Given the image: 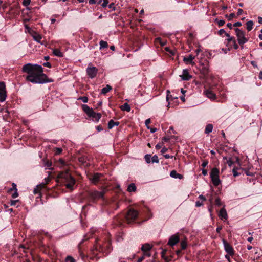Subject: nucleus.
Wrapping results in <instances>:
<instances>
[{"mask_svg": "<svg viewBox=\"0 0 262 262\" xmlns=\"http://www.w3.org/2000/svg\"><path fill=\"white\" fill-rule=\"evenodd\" d=\"M112 89L110 85H107L106 87L103 88L101 90V94H106Z\"/></svg>", "mask_w": 262, "mask_h": 262, "instance_id": "27", "label": "nucleus"}, {"mask_svg": "<svg viewBox=\"0 0 262 262\" xmlns=\"http://www.w3.org/2000/svg\"><path fill=\"white\" fill-rule=\"evenodd\" d=\"M226 31L224 29H221L219 31V34L220 35H223V34H225Z\"/></svg>", "mask_w": 262, "mask_h": 262, "instance_id": "50", "label": "nucleus"}, {"mask_svg": "<svg viewBox=\"0 0 262 262\" xmlns=\"http://www.w3.org/2000/svg\"><path fill=\"white\" fill-rule=\"evenodd\" d=\"M120 108L122 111H126L127 112H129L130 111V107L127 103H125L123 105H122Z\"/></svg>", "mask_w": 262, "mask_h": 262, "instance_id": "25", "label": "nucleus"}, {"mask_svg": "<svg viewBox=\"0 0 262 262\" xmlns=\"http://www.w3.org/2000/svg\"><path fill=\"white\" fill-rule=\"evenodd\" d=\"M7 97L6 85L4 82H0V101H4Z\"/></svg>", "mask_w": 262, "mask_h": 262, "instance_id": "7", "label": "nucleus"}, {"mask_svg": "<svg viewBox=\"0 0 262 262\" xmlns=\"http://www.w3.org/2000/svg\"><path fill=\"white\" fill-rule=\"evenodd\" d=\"M98 0H89V4H95L97 2Z\"/></svg>", "mask_w": 262, "mask_h": 262, "instance_id": "60", "label": "nucleus"}, {"mask_svg": "<svg viewBox=\"0 0 262 262\" xmlns=\"http://www.w3.org/2000/svg\"><path fill=\"white\" fill-rule=\"evenodd\" d=\"M225 35L227 37H228L227 40L229 42L233 41V39H235L234 37L230 36V35L227 33H225Z\"/></svg>", "mask_w": 262, "mask_h": 262, "instance_id": "35", "label": "nucleus"}, {"mask_svg": "<svg viewBox=\"0 0 262 262\" xmlns=\"http://www.w3.org/2000/svg\"><path fill=\"white\" fill-rule=\"evenodd\" d=\"M208 164V162L207 161H204L202 163V166L203 167H205Z\"/></svg>", "mask_w": 262, "mask_h": 262, "instance_id": "56", "label": "nucleus"}, {"mask_svg": "<svg viewBox=\"0 0 262 262\" xmlns=\"http://www.w3.org/2000/svg\"><path fill=\"white\" fill-rule=\"evenodd\" d=\"M108 47V44L106 41L101 40L100 41V49L106 48Z\"/></svg>", "mask_w": 262, "mask_h": 262, "instance_id": "29", "label": "nucleus"}, {"mask_svg": "<svg viewBox=\"0 0 262 262\" xmlns=\"http://www.w3.org/2000/svg\"><path fill=\"white\" fill-rule=\"evenodd\" d=\"M24 27H25V28L27 30V31L28 32H30V31L31 30V28L27 24H25Z\"/></svg>", "mask_w": 262, "mask_h": 262, "instance_id": "55", "label": "nucleus"}, {"mask_svg": "<svg viewBox=\"0 0 262 262\" xmlns=\"http://www.w3.org/2000/svg\"><path fill=\"white\" fill-rule=\"evenodd\" d=\"M151 248L152 246L147 243L142 245L141 250L143 252L148 251L151 249Z\"/></svg>", "mask_w": 262, "mask_h": 262, "instance_id": "20", "label": "nucleus"}, {"mask_svg": "<svg viewBox=\"0 0 262 262\" xmlns=\"http://www.w3.org/2000/svg\"><path fill=\"white\" fill-rule=\"evenodd\" d=\"M179 242V237L178 235L174 234L171 236L169 239L168 245L173 246Z\"/></svg>", "mask_w": 262, "mask_h": 262, "instance_id": "10", "label": "nucleus"}, {"mask_svg": "<svg viewBox=\"0 0 262 262\" xmlns=\"http://www.w3.org/2000/svg\"><path fill=\"white\" fill-rule=\"evenodd\" d=\"M181 245L182 249H185L187 246V243L185 240L181 242Z\"/></svg>", "mask_w": 262, "mask_h": 262, "instance_id": "36", "label": "nucleus"}, {"mask_svg": "<svg viewBox=\"0 0 262 262\" xmlns=\"http://www.w3.org/2000/svg\"><path fill=\"white\" fill-rule=\"evenodd\" d=\"M170 177L175 179H181L183 178V176L177 172L176 170H172L170 173Z\"/></svg>", "mask_w": 262, "mask_h": 262, "instance_id": "19", "label": "nucleus"}, {"mask_svg": "<svg viewBox=\"0 0 262 262\" xmlns=\"http://www.w3.org/2000/svg\"><path fill=\"white\" fill-rule=\"evenodd\" d=\"M96 129L98 132L102 131L103 129L102 126H101L100 125L97 126L96 127Z\"/></svg>", "mask_w": 262, "mask_h": 262, "instance_id": "59", "label": "nucleus"}, {"mask_svg": "<svg viewBox=\"0 0 262 262\" xmlns=\"http://www.w3.org/2000/svg\"><path fill=\"white\" fill-rule=\"evenodd\" d=\"M114 126V121L113 120H111L108 123V128L112 129Z\"/></svg>", "mask_w": 262, "mask_h": 262, "instance_id": "34", "label": "nucleus"}, {"mask_svg": "<svg viewBox=\"0 0 262 262\" xmlns=\"http://www.w3.org/2000/svg\"><path fill=\"white\" fill-rule=\"evenodd\" d=\"M62 150L60 148H56V154L59 155L61 153Z\"/></svg>", "mask_w": 262, "mask_h": 262, "instance_id": "47", "label": "nucleus"}, {"mask_svg": "<svg viewBox=\"0 0 262 262\" xmlns=\"http://www.w3.org/2000/svg\"><path fill=\"white\" fill-rule=\"evenodd\" d=\"M232 42L233 43L234 48L235 49H237L239 47H238V45L236 43V41L235 39H233V41Z\"/></svg>", "mask_w": 262, "mask_h": 262, "instance_id": "46", "label": "nucleus"}, {"mask_svg": "<svg viewBox=\"0 0 262 262\" xmlns=\"http://www.w3.org/2000/svg\"><path fill=\"white\" fill-rule=\"evenodd\" d=\"M144 252L143 256L144 257H150L151 256V254L149 252V251H145V252Z\"/></svg>", "mask_w": 262, "mask_h": 262, "instance_id": "42", "label": "nucleus"}, {"mask_svg": "<svg viewBox=\"0 0 262 262\" xmlns=\"http://www.w3.org/2000/svg\"><path fill=\"white\" fill-rule=\"evenodd\" d=\"M225 21L224 20H220L218 21V25L219 26H223L225 24Z\"/></svg>", "mask_w": 262, "mask_h": 262, "instance_id": "48", "label": "nucleus"}, {"mask_svg": "<svg viewBox=\"0 0 262 262\" xmlns=\"http://www.w3.org/2000/svg\"><path fill=\"white\" fill-rule=\"evenodd\" d=\"M235 31L239 45H243L248 41V39L245 37V33L244 31L238 28H235Z\"/></svg>", "mask_w": 262, "mask_h": 262, "instance_id": "4", "label": "nucleus"}, {"mask_svg": "<svg viewBox=\"0 0 262 262\" xmlns=\"http://www.w3.org/2000/svg\"><path fill=\"white\" fill-rule=\"evenodd\" d=\"M42 162H43V166L46 167L45 168L46 169H53V168H52V163L51 161L48 160L43 159L42 160Z\"/></svg>", "mask_w": 262, "mask_h": 262, "instance_id": "17", "label": "nucleus"}, {"mask_svg": "<svg viewBox=\"0 0 262 262\" xmlns=\"http://www.w3.org/2000/svg\"><path fill=\"white\" fill-rule=\"evenodd\" d=\"M53 54L57 57H62L63 56V53L58 49H54L53 50Z\"/></svg>", "mask_w": 262, "mask_h": 262, "instance_id": "21", "label": "nucleus"}, {"mask_svg": "<svg viewBox=\"0 0 262 262\" xmlns=\"http://www.w3.org/2000/svg\"><path fill=\"white\" fill-rule=\"evenodd\" d=\"M194 58H195V56L190 54V55H189L187 57H184L183 58V60H184V61H185L187 63H191L193 65V64H194V62L193 61V60Z\"/></svg>", "mask_w": 262, "mask_h": 262, "instance_id": "14", "label": "nucleus"}, {"mask_svg": "<svg viewBox=\"0 0 262 262\" xmlns=\"http://www.w3.org/2000/svg\"><path fill=\"white\" fill-rule=\"evenodd\" d=\"M102 176V174L99 173H96L93 175L92 177L90 178V180L94 184L97 183L100 180L101 177Z\"/></svg>", "mask_w": 262, "mask_h": 262, "instance_id": "11", "label": "nucleus"}, {"mask_svg": "<svg viewBox=\"0 0 262 262\" xmlns=\"http://www.w3.org/2000/svg\"><path fill=\"white\" fill-rule=\"evenodd\" d=\"M79 161L83 164L86 162L85 158L82 157L79 158Z\"/></svg>", "mask_w": 262, "mask_h": 262, "instance_id": "49", "label": "nucleus"}, {"mask_svg": "<svg viewBox=\"0 0 262 262\" xmlns=\"http://www.w3.org/2000/svg\"><path fill=\"white\" fill-rule=\"evenodd\" d=\"M65 262H76L75 260L71 256H68L66 257Z\"/></svg>", "mask_w": 262, "mask_h": 262, "instance_id": "33", "label": "nucleus"}, {"mask_svg": "<svg viewBox=\"0 0 262 262\" xmlns=\"http://www.w3.org/2000/svg\"><path fill=\"white\" fill-rule=\"evenodd\" d=\"M31 0H23V6L27 7L30 5Z\"/></svg>", "mask_w": 262, "mask_h": 262, "instance_id": "38", "label": "nucleus"}, {"mask_svg": "<svg viewBox=\"0 0 262 262\" xmlns=\"http://www.w3.org/2000/svg\"><path fill=\"white\" fill-rule=\"evenodd\" d=\"M33 38L34 40L37 41V42H40L41 36L39 34L35 33V34L33 35Z\"/></svg>", "mask_w": 262, "mask_h": 262, "instance_id": "28", "label": "nucleus"}, {"mask_svg": "<svg viewBox=\"0 0 262 262\" xmlns=\"http://www.w3.org/2000/svg\"><path fill=\"white\" fill-rule=\"evenodd\" d=\"M219 216L221 219H225L227 220L228 218V215L226 210L224 208H223L221 209L219 213Z\"/></svg>", "mask_w": 262, "mask_h": 262, "instance_id": "15", "label": "nucleus"}, {"mask_svg": "<svg viewBox=\"0 0 262 262\" xmlns=\"http://www.w3.org/2000/svg\"><path fill=\"white\" fill-rule=\"evenodd\" d=\"M23 72L28 75L26 76V80L33 83L42 84L52 80H49L47 76L43 74V68L41 66L27 63L23 67Z\"/></svg>", "mask_w": 262, "mask_h": 262, "instance_id": "1", "label": "nucleus"}, {"mask_svg": "<svg viewBox=\"0 0 262 262\" xmlns=\"http://www.w3.org/2000/svg\"><path fill=\"white\" fill-rule=\"evenodd\" d=\"M151 162L152 163H159V159L157 155H154L153 157H151Z\"/></svg>", "mask_w": 262, "mask_h": 262, "instance_id": "32", "label": "nucleus"}, {"mask_svg": "<svg viewBox=\"0 0 262 262\" xmlns=\"http://www.w3.org/2000/svg\"><path fill=\"white\" fill-rule=\"evenodd\" d=\"M204 94L206 96L211 100H214L216 99L215 94L211 91L206 90L204 92Z\"/></svg>", "mask_w": 262, "mask_h": 262, "instance_id": "12", "label": "nucleus"}, {"mask_svg": "<svg viewBox=\"0 0 262 262\" xmlns=\"http://www.w3.org/2000/svg\"><path fill=\"white\" fill-rule=\"evenodd\" d=\"M86 73L89 77L93 78L96 76L98 69L95 67L92 66V64L90 63L86 69Z\"/></svg>", "mask_w": 262, "mask_h": 262, "instance_id": "6", "label": "nucleus"}, {"mask_svg": "<svg viewBox=\"0 0 262 262\" xmlns=\"http://www.w3.org/2000/svg\"><path fill=\"white\" fill-rule=\"evenodd\" d=\"M219 170L216 168H213L211 169L210 173V177L212 182L215 186H218L221 183V180L219 178Z\"/></svg>", "mask_w": 262, "mask_h": 262, "instance_id": "3", "label": "nucleus"}, {"mask_svg": "<svg viewBox=\"0 0 262 262\" xmlns=\"http://www.w3.org/2000/svg\"><path fill=\"white\" fill-rule=\"evenodd\" d=\"M213 129V125L211 124H208L206 125L205 133L208 134L211 132H212Z\"/></svg>", "mask_w": 262, "mask_h": 262, "instance_id": "22", "label": "nucleus"}, {"mask_svg": "<svg viewBox=\"0 0 262 262\" xmlns=\"http://www.w3.org/2000/svg\"><path fill=\"white\" fill-rule=\"evenodd\" d=\"M63 182L66 183V187L70 190L73 189V186L75 183V180L73 177L69 173L68 171L61 172L58 176Z\"/></svg>", "mask_w": 262, "mask_h": 262, "instance_id": "2", "label": "nucleus"}, {"mask_svg": "<svg viewBox=\"0 0 262 262\" xmlns=\"http://www.w3.org/2000/svg\"><path fill=\"white\" fill-rule=\"evenodd\" d=\"M202 205H203L202 202H200V201H196L195 202V206L196 207H199L201 206Z\"/></svg>", "mask_w": 262, "mask_h": 262, "instance_id": "52", "label": "nucleus"}, {"mask_svg": "<svg viewBox=\"0 0 262 262\" xmlns=\"http://www.w3.org/2000/svg\"><path fill=\"white\" fill-rule=\"evenodd\" d=\"M215 204L219 206H221L222 205V203H221V200L219 198H216L215 200Z\"/></svg>", "mask_w": 262, "mask_h": 262, "instance_id": "41", "label": "nucleus"}, {"mask_svg": "<svg viewBox=\"0 0 262 262\" xmlns=\"http://www.w3.org/2000/svg\"><path fill=\"white\" fill-rule=\"evenodd\" d=\"M165 50H166L167 51L169 52V53H170L171 55H174V52L172 51H170L168 48L166 47V48H165Z\"/></svg>", "mask_w": 262, "mask_h": 262, "instance_id": "62", "label": "nucleus"}, {"mask_svg": "<svg viewBox=\"0 0 262 262\" xmlns=\"http://www.w3.org/2000/svg\"><path fill=\"white\" fill-rule=\"evenodd\" d=\"M108 4V0H103V3L102 4V6L103 7H105Z\"/></svg>", "mask_w": 262, "mask_h": 262, "instance_id": "44", "label": "nucleus"}, {"mask_svg": "<svg viewBox=\"0 0 262 262\" xmlns=\"http://www.w3.org/2000/svg\"><path fill=\"white\" fill-rule=\"evenodd\" d=\"M232 171H233V176L234 177H237V176H238V173L237 172L235 168H234Z\"/></svg>", "mask_w": 262, "mask_h": 262, "instance_id": "57", "label": "nucleus"}, {"mask_svg": "<svg viewBox=\"0 0 262 262\" xmlns=\"http://www.w3.org/2000/svg\"><path fill=\"white\" fill-rule=\"evenodd\" d=\"M83 111L88 115V116H90L92 115V113L94 111L92 108H91L87 105H82V106Z\"/></svg>", "mask_w": 262, "mask_h": 262, "instance_id": "16", "label": "nucleus"}, {"mask_svg": "<svg viewBox=\"0 0 262 262\" xmlns=\"http://www.w3.org/2000/svg\"><path fill=\"white\" fill-rule=\"evenodd\" d=\"M18 195V194L17 192V191H15V192L12 194V197L13 198H17Z\"/></svg>", "mask_w": 262, "mask_h": 262, "instance_id": "64", "label": "nucleus"}, {"mask_svg": "<svg viewBox=\"0 0 262 262\" xmlns=\"http://www.w3.org/2000/svg\"><path fill=\"white\" fill-rule=\"evenodd\" d=\"M79 99L81 100L84 103H86L88 101V98L86 97H81L79 98Z\"/></svg>", "mask_w": 262, "mask_h": 262, "instance_id": "40", "label": "nucleus"}, {"mask_svg": "<svg viewBox=\"0 0 262 262\" xmlns=\"http://www.w3.org/2000/svg\"><path fill=\"white\" fill-rule=\"evenodd\" d=\"M150 122H151L150 119H148L146 120V121H145V125L147 126L148 129L150 128V127L148 126V125L150 123Z\"/></svg>", "mask_w": 262, "mask_h": 262, "instance_id": "43", "label": "nucleus"}, {"mask_svg": "<svg viewBox=\"0 0 262 262\" xmlns=\"http://www.w3.org/2000/svg\"><path fill=\"white\" fill-rule=\"evenodd\" d=\"M223 243L226 252L230 255H234V251L233 247L225 239L223 240Z\"/></svg>", "mask_w": 262, "mask_h": 262, "instance_id": "8", "label": "nucleus"}, {"mask_svg": "<svg viewBox=\"0 0 262 262\" xmlns=\"http://www.w3.org/2000/svg\"><path fill=\"white\" fill-rule=\"evenodd\" d=\"M13 190L15 191H17L16 185L15 183L12 184V188H10L9 189V191H12Z\"/></svg>", "mask_w": 262, "mask_h": 262, "instance_id": "45", "label": "nucleus"}, {"mask_svg": "<svg viewBox=\"0 0 262 262\" xmlns=\"http://www.w3.org/2000/svg\"><path fill=\"white\" fill-rule=\"evenodd\" d=\"M253 22L249 20L246 23V29L248 31H250L253 28Z\"/></svg>", "mask_w": 262, "mask_h": 262, "instance_id": "24", "label": "nucleus"}, {"mask_svg": "<svg viewBox=\"0 0 262 262\" xmlns=\"http://www.w3.org/2000/svg\"><path fill=\"white\" fill-rule=\"evenodd\" d=\"M89 117L92 118L94 120L98 121L100 119L101 115L100 113H96L93 111L92 115L89 116Z\"/></svg>", "mask_w": 262, "mask_h": 262, "instance_id": "18", "label": "nucleus"}, {"mask_svg": "<svg viewBox=\"0 0 262 262\" xmlns=\"http://www.w3.org/2000/svg\"><path fill=\"white\" fill-rule=\"evenodd\" d=\"M235 16V14L232 13H231L229 16H228L227 15H226V17H228L229 20H231L233 17H234Z\"/></svg>", "mask_w": 262, "mask_h": 262, "instance_id": "39", "label": "nucleus"}, {"mask_svg": "<svg viewBox=\"0 0 262 262\" xmlns=\"http://www.w3.org/2000/svg\"><path fill=\"white\" fill-rule=\"evenodd\" d=\"M145 160L147 163H150L151 162V157L150 155H146L145 156Z\"/></svg>", "mask_w": 262, "mask_h": 262, "instance_id": "31", "label": "nucleus"}, {"mask_svg": "<svg viewBox=\"0 0 262 262\" xmlns=\"http://www.w3.org/2000/svg\"><path fill=\"white\" fill-rule=\"evenodd\" d=\"M180 76L184 80H189L192 77V76L189 74V72L187 69H184L182 72V75Z\"/></svg>", "mask_w": 262, "mask_h": 262, "instance_id": "13", "label": "nucleus"}, {"mask_svg": "<svg viewBox=\"0 0 262 262\" xmlns=\"http://www.w3.org/2000/svg\"><path fill=\"white\" fill-rule=\"evenodd\" d=\"M167 150H168V149H167V148H166V147H163V148H162V149H161V152L162 154H164V153H165V152H166V151H167Z\"/></svg>", "mask_w": 262, "mask_h": 262, "instance_id": "61", "label": "nucleus"}, {"mask_svg": "<svg viewBox=\"0 0 262 262\" xmlns=\"http://www.w3.org/2000/svg\"><path fill=\"white\" fill-rule=\"evenodd\" d=\"M104 191H94L90 193L91 197L94 199H99L100 198H103L104 196Z\"/></svg>", "mask_w": 262, "mask_h": 262, "instance_id": "9", "label": "nucleus"}, {"mask_svg": "<svg viewBox=\"0 0 262 262\" xmlns=\"http://www.w3.org/2000/svg\"><path fill=\"white\" fill-rule=\"evenodd\" d=\"M242 25V23L241 22H236L234 24L233 26L235 27H239Z\"/></svg>", "mask_w": 262, "mask_h": 262, "instance_id": "63", "label": "nucleus"}, {"mask_svg": "<svg viewBox=\"0 0 262 262\" xmlns=\"http://www.w3.org/2000/svg\"><path fill=\"white\" fill-rule=\"evenodd\" d=\"M45 183L41 184V186L43 188L46 184H48L50 181V179L49 177L45 178Z\"/></svg>", "mask_w": 262, "mask_h": 262, "instance_id": "37", "label": "nucleus"}, {"mask_svg": "<svg viewBox=\"0 0 262 262\" xmlns=\"http://www.w3.org/2000/svg\"><path fill=\"white\" fill-rule=\"evenodd\" d=\"M223 159H226L227 160L226 162H227V163L228 164V165H229V167H231L232 166V165L233 164V162L231 158L228 159L226 157H224Z\"/></svg>", "mask_w": 262, "mask_h": 262, "instance_id": "30", "label": "nucleus"}, {"mask_svg": "<svg viewBox=\"0 0 262 262\" xmlns=\"http://www.w3.org/2000/svg\"><path fill=\"white\" fill-rule=\"evenodd\" d=\"M136 190V186L134 183H132L128 185L127 191L129 192H134Z\"/></svg>", "mask_w": 262, "mask_h": 262, "instance_id": "26", "label": "nucleus"}, {"mask_svg": "<svg viewBox=\"0 0 262 262\" xmlns=\"http://www.w3.org/2000/svg\"><path fill=\"white\" fill-rule=\"evenodd\" d=\"M108 7L113 10H115L114 4L113 3H111L108 5Z\"/></svg>", "mask_w": 262, "mask_h": 262, "instance_id": "58", "label": "nucleus"}, {"mask_svg": "<svg viewBox=\"0 0 262 262\" xmlns=\"http://www.w3.org/2000/svg\"><path fill=\"white\" fill-rule=\"evenodd\" d=\"M43 187L41 186V185H37L33 190V193L34 194H39V196H40V190Z\"/></svg>", "mask_w": 262, "mask_h": 262, "instance_id": "23", "label": "nucleus"}, {"mask_svg": "<svg viewBox=\"0 0 262 262\" xmlns=\"http://www.w3.org/2000/svg\"><path fill=\"white\" fill-rule=\"evenodd\" d=\"M157 40L159 41V42L160 43L161 45L162 46H164L166 44V42L165 41H161V39L160 38H157Z\"/></svg>", "mask_w": 262, "mask_h": 262, "instance_id": "51", "label": "nucleus"}, {"mask_svg": "<svg viewBox=\"0 0 262 262\" xmlns=\"http://www.w3.org/2000/svg\"><path fill=\"white\" fill-rule=\"evenodd\" d=\"M170 93V91L169 90L167 91V96H166V100L168 101L170 98L171 97V95L169 94Z\"/></svg>", "mask_w": 262, "mask_h": 262, "instance_id": "53", "label": "nucleus"}, {"mask_svg": "<svg viewBox=\"0 0 262 262\" xmlns=\"http://www.w3.org/2000/svg\"><path fill=\"white\" fill-rule=\"evenodd\" d=\"M43 65L45 67H48V68H51V64L50 62H45L43 64Z\"/></svg>", "mask_w": 262, "mask_h": 262, "instance_id": "54", "label": "nucleus"}, {"mask_svg": "<svg viewBox=\"0 0 262 262\" xmlns=\"http://www.w3.org/2000/svg\"><path fill=\"white\" fill-rule=\"evenodd\" d=\"M139 213L138 212L134 209H130L127 212V214L126 215V219L128 223H130L132 221L136 219L137 216H138Z\"/></svg>", "mask_w": 262, "mask_h": 262, "instance_id": "5", "label": "nucleus"}]
</instances>
